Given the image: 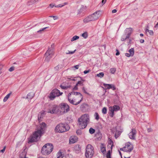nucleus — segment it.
Listing matches in <instances>:
<instances>
[{
  "label": "nucleus",
  "instance_id": "f257e3e1",
  "mask_svg": "<svg viewBox=\"0 0 158 158\" xmlns=\"http://www.w3.org/2000/svg\"><path fill=\"white\" fill-rule=\"evenodd\" d=\"M102 13V12L101 10L97 11L85 18L83 20V22L84 23H87L91 21H96L101 16Z\"/></svg>",
  "mask_w": 158,
  "mask_h": 158
},
{
  "label": "nucleus",
  "instance_id": "f03ea898",
  "mask_svg": "<svg viewBox=\"0 0 158 158\" xmlns=\"http://www.w3.org/2000/svg\"><path fill=\"white\" fill-rule=\"evenodd\" d=\"M78 124L79 127L82 129L85 128L86 127L88 123L89 122V115L88 114H85L81 116L78 119Z\"/></svg>",
  "mask_w": 158,
  "mask_h": 158
},
{
  "label": "nucleus",
  "instance_id": "7ed1b4c3",
  "mask_svg": "<svg viewBox=\"0 0 158 158\" xmlns=\"http://www.w3.org/2000/svg\"><path fill=\"white\" fill-rule=\"evenodd\" d=\"M53 148V146L52 144L47 143L43 147L41 153L44 155H48L52 152Z\"/></svg>",
  "mask_w": 158,
  "mask_h": 158
},
{
  "label": "nucleus",
  "instance_id": "20e7f679",
  "mask_svg": "<svg viewBox=\"0 0 158 158\" xmlns=\"http://www.w3.org/2000/svg\"><path fill=\"white\" fill-rule=\"evenodd\" d=\"M69 129V127L67 124L60 123L56 127L55 131L57 133H63L68 131Z\"/></svg>",
  "mask_w": 158,
  "mask_h": 158
},
{
  "label": "nucleus",
  "instance_id": "39448f33",
  "mask_svg": "<svg viewBox=\"0 0 158 158\" xmlns=\"http://www.w3.org/2000/svg\"><path fill=\"white\" fill-rule=\"evenodd\" d=\"M43 134L42 131L37 129L33 134V135L31 137L29 140V142L31 143L37 141Z\"/></svg>",
  "mask_w": 158,
  "mask_h": 158
},
{
  "label": "nucleus",
  "instance_id": "423d86ee",
  "mask_svg": "<svg viewBox=\"0 0 158 158\" xmlns=\"http://www.w3.org/2000/svg\"><path fill=\"white\" fill-rule=\"evenodd\" d=\"M94 154V148L92 146L88 144L86 148L85 156L86 158H91Z\"/></svg>",
  "mask_w": 158,
  "mask_h": 158
},
{
  "label": "nucleus",
  "instance_id": "0eeeda50",
  "mask_svg": "<svg viewBox=\"0 0 158 158\" xmlns=\"http://www.w3.org/2000/svg\"><path fill=\"white\" fill-rule=\"evenodd\" d=\"M60 113L58 114H63L66 113L70 110L69 106L66 103H62L59 105Z\"/></svg>",
  "mask_w": 158,
  "mask_h": 158
},
{
  "label": "nucleus",
  "instance_id": "6e6552de",
  "mask_svg": "<svg viewBox=\"0 0 158 158\" xmlns=\"http://www.w3.org/2000/svg\"><path fill=\"white\" fill-rule=\"evenodd\" d=\"M62 93L60 92V91L56 89H54L51 92L49 96V98L51 100H53L56 97L59 96L62 94Z\"/></svg>",
  "mask_w": 158,
  "mask_h": 158
},
{
  "label": "nucleus",
  "instance_id": "1a4fd4ad",
  "mask_svg": "<svg viewBox=\"0 0 158 158\" xmlns=\"http://www.w3.org/2000/svg\"><path fill=\"white\" fill-rule=\"evenodd\" d=\"M133 149V146L130 142H127L125 144V147L121 148L120 150L125 152H130Z\"/></svg>",
  "mask_w": 158,
  "mask_h": 158
},
{
  "label": "nucleus",
  "instance_id": "9d476101",
  "mask_svg": "<svg viewBox=\"0 0 158 158\" xmlns=\"http://www.w3.org/2000/svg\"><path fill=\"white\" fill-rule=\"evenodd\" d=\"M120 108L118 106L114 105L113 106L109 107V110L110 111V115L111 117H113L114 115V111H117L119 110Z\"/></svg>",
  "mask_w": 158,
  "mask_h": 158
},
{
  "label": "nucleus",
  "instance_id": "9b49d317",
  "mask_svg": "<svg viewBox=\"0 0 158 158\" xmlns=\"http://www.w3.org/2000/svg\"><path fill=\"white\" fill-rule=\"evenodd\" d=\"M71 97V94H69L68 95V100L71 104L75 105V104L79 100V96H75L72 99Z\"/></svg>",
  "mask_w": 158,
  "mask_h": 158
},
{
  "label": "nucleus",
  "instance_id": "f8f14e48",
  "mask_svg": "<svg viewBox=\"0 0 158 158\" xmlns=\"http://www.w3.org/2000/svg\"><path fill=\"white\" fill-rule=\"evenodd\" d=\"M53 54V50L50 48H48L45 54V56L46 57L45 60L48 61L52 57Z\"/></svg>",
  "mask_w": 158,
  "mask_h": 158
},
{
  "label": "nucleus",
  "instance_id": "ddd939ff",
  "mask_svg": "<svg viewBox=\"0 0 158 158\" xmlns=\"http://www.w3.org/2000/svg\"><path fill=\"white\" fill-rule=\"evenodd\" d=\"M69 94H71V97L72 95H75V96H79V100L78 102L76 103L75 105H77L79 104L82 101L83 98V97L82 94L79 92H72L71 93Z\"/></svg>",
  "mask_w": 158,
  "mask_h": 158
},
{
  "label": "nucleus",
  "instance_id": "4468645a",
  "mask_svg": "<svg viewBox=\"0 0 158 158\" xmlns=\"http://www.w3.org/2000/svg\"><path fill=\"white\" fill-rule=\"evenodd\" d=\"M60 112V109L59 106L56 105L53 106L52 110H49L48 112V113L51 114H58Z\"/></svg>",
  "mask_w": 158,
  "mask_h": 158
},
{
  "label": "nucleus",
  "instance_id": "2eb2a0df",
  "mask_svg": "<svg viewBox=\"0 0 158 158\" xmlns=\"http://www.w3.org/2000/svg\"><path fill=\"white\" fill-rule=\"evenodd\" d=\"M136 134V131L135 129H133L128 134L129 138L132 139H135V137Z\"/></svg>",
  "mask_w": 158,
  "mask_h": 158
},
{
  "label": "nucleus",
  "instance_id": "dca6fc26",
  "mask_svg": "<svg viewBox=\"0 0 158 158\" xmlns=\"http://www.w3.org/2000/svg\"><path fill=\"white\" fill-rule=\"evenodd\" d=\"M46 125L44 123H42L40 124L39 127L37 129L42 131L44 133V129L46 127Z\"/></svg>",
  "mask_w": 158,
  "mask_h": 158
},
{
  "label": "nucleus",
  "instance_id": "f3484780",
  "mask_svg": "<svg viewBox=\"0 0 158 158\" xmlns=\"http://www.w3.org/2000/svg\"><path fill=\"white\" fill-rule=\"evenodd\" d=\"M133 31V29L132 28H127L125 30L126 33L127 34V35L126 37V39L129 38L130 35L131 34Z\"/></svg>",
  "mask_w": 158,
  "mask_h": 158
},
{
  "label": "nucleus",
  "instance_id": "a211bd4d",
  "mask_svg": "<svg viewBox=\"0 0 158 158\" xmlns=\"http://www.w3.org/2000/svg\"><path fill=\"white\" fill-rule=\"evenodd\" d=\"M103 85L105 87H106L108 89H111L113 90H114L116 89V88L114 85L104 83Z\"/></svg>",
  "mask_w": 158,
  "mask_h": 158
},
{
  "label": "nucleus",
  "instance_id": "6ab92c4d",
  "mask_svg": "<svg viewBox=\"0 0 158 158\" xmlns=\"http://www.w3.org/2000/svg\"><path fill=\"white\" fill-rule=\"evenodd\" d=\"M74 151L77 154L81 152V148L79 145H76L74 147Z\"/></svg>",
  "mask_w": 158,
  "mask_h": 158
},
{
  "label": "nucleus",
  "instance_id": "aec40b11",
  "mask_svg": "<svg viewBox=\"0 0 158 158\" xmlns=\"http://www.w3.org/2000/svg\"><path fill=\"white\" fill-rule=\"evenodd\" d=\"M100 149L102 152L103 154H105L106 152V146L103 143H101L100 145Z\"/></svg>",
  "mask_w": 158,
  "mask_h": 158
},
{
  "label": "nucleus",
  "instance_id": "412c9836",
  "mask_svg": "<svg viewBox=\"0 0 158 158\" xmlns=\"http://www.w3.org/2000/svg\"><path fill=\"white\" fill-rule=\"evenodd\" d=\"M77 141V138L76 137H71L69 139V143H76Z\"/></svg>",
  "mask_w": 158,
  "mask_h": 158
},
{
  "label": "nucleus",
  "instance_id": "4be33fe9",
  "mask_svg": "<svg viewBox=\"0 0 158 158\" xmlns=\"http://www.w3.org/2000/svg\"><path fill=\"white\" fill-rule=\"evenodd\" d=\"M45 111H41L38 115V119L39 122L40 121V119L43 117V115L45 114Z\"/></svg>",
  "mask_w": 158,
  "mask_h": 158
},
{
  "label": "nucleus",
  "instance_id": "5701e85b",
  "mask_svg": "<svg viewBox=\"0 0 158 158\" xmlns=\"http://www.w3.org/2000/svg\"><path fill=\"white\" fill-rule=\"evenodd\" d=\"M148 27H147V28H145V31L146 34H147L148 32L149 34V35H153V31L152 30H149L148 29Z\"/></svg>",
  "mask_w": 158,
  "mask_h": 158
},
{
  "label": "nucleus",
  "instance_id": "b1692460",
  "mask_svg": "<svg viewBox=\"0 0 158 158\" xmlns=\"http://www.w3.org/2000/svg\"><path fill=\"white\" fill-rule=\"evenodd\" d=\"M57 158H63V155L61 150H60L56 155Z\"/></svg>",
  "mask_w": 158,
  "mask_h": 158
},
{
  "label": "nucleus",
  "instance_id": "393cba45",
  "mask_svg": "<svg viewBox=\"0 0 158 158\" xmlns=\"http://www.w3.org/2000/svg\"><path fill=\"white\" fill-rule=\"evenodd\" d=\"M35 94L33 92H31L29 93L27 95V98L31 99H32L34 96Z\"/></svg>",
  "mask_w": 158,
  "mask_h": 158
},
{
  "label": "nucleus",
  "instance_id": "a878e982",
  "mask_svg": "<svg viewBox=\"0 0 158 158\" xmlns=\"http://www.w3.org/2000/svg\"><path fill=\"white\" fill-rule=\"evenodd\" d=\"M39 0H31L28 2L29 5H31L37 2Z\"/></svg>",
  "mask_w": 158,
  "mask_h": 158
},
{
  "label": "nucleus",
  "instance_id": "bb28decb",
  "mask_svg": "<svg viewBox=\"0 0 158 158\" xmlns=\"http://www.w3.org/2000/svg\"><path fill=\"white\" fill-rule=\"evenodd\" d=\"M128 52H129V54H130L131 56H133L134 54V49L133 48H132L129 49L128 51Z\"/></svg>",
  "mask_w": 158,
  "mask_h": 158
},
{
  "label": "nucleus",
  "instance_id": "cd10ccee",
  "mask_svg": "<svg viewBox=\"0 0 158 158\" xmlns=\"http://www.w3.org/2000/svg\"><path fill=\"white\" fill-rule=\"evenodd\" d=\"M26 152L24 151L20 155V158H27L26 157Z\"/></svg>",
  "mask_w": 158,
  "mask_h": 158
},
{
  "label": "nucleus",
  "instance_id": "c85d7f7f",
  "mask_svg": "<svg viewBox=\"0 0 158 158\" xmlns=\"http://www.w3.org/2000/svg\"><path fill=\"white\" fill-rule=\"evenodd\" d=\"M116 68H110V73L112 74H114L116 71Z\"/></svg>",
  "mask_w": 158,
  "mask_h": 158
},
{
  "label": "nucleus",
  "instance_id": "c756f323",
  "mask_svg": "<svg viewBox=\"0 0 158 158\" xmlns=\"http://www.w3.org/2000/svg\"><path fill=\"white\" fill-rule=\"evenodd\" d=\"M121 132L119 131L116 130V132L115 134V138L117 139V138H118L119 136L121 134Z\"/></svg>",
  "mask_w": 158,
  "mask_h": 158
},
{
  "label": "nucleus",
  "instance_id": "7c9ffc66",
  "mask_svg": "<svg viewBox=\"0 0 158 158\" xmlns=\"http://www.w3.org/2000/svg\"><path fill=\"white\" fill-rule=\"evenodd\" d=\"M79 36L77 35H75L71 39V41L72 42L76 40L79 39Z\"/></svg>",
  "mask_w": 158,
  "mask_h": 158
},
{
  "label": "nucleus",
  "instance_id": "2f4dec72",
  "mask_svg": "<svg viewBox=\"0 0 158 158\" xmlns=\"http://www.w3.org/2000/svg\"><path fill=\"white\" fill-rule=\"evenodd\" d=\"M104 76V73L103 72H101L98 74H97L96 76L98 77L102 78Z\"/></svg>",
  "mask_w": 158,
  "mask_h": 158
},
{
  "label": "nucleus",
  "instance_id": "473e14b6",
  "mask_svg": "<svg viewBox=\"0 0 158 158\" xmlns=\"http://www.w3.org/2000/svg\"><path fill=\"white\" fill-rule=\"evenodd\" d=\"M89 131L90 134H93L95 132V130L92 127H90L89 129Z\"/></svg>",
  "mask_w": 158,
  "mask_h": 158
},
{
  "label": "nucleus",
  "instance_id": "72a5a7b5",
  "mask_svg": "<svg viewBox=\"0 0 158 158\" xmlns=\"http://www.w3.org/2000/svg\"><path fill=\"white\" fill-rule=\"evenodd\" d=\"M94 116L95 118V119L97 120H98L99 119V116L98 113L95 112V113L94 114Z\"/></svg>",
  "mask_w": 158,
  "mask_h": 158
},
{
  "label": "nucleus",
  "instance_id": "f704fd0d",
  "mask_svg": "<svg viewBox=\"0 0 158 158\" xmlns=\"http://www.w3.org/2000/svg\"><path fill=\"white\" fill-rule=\"evenodd\" d=\"M82 36L85 39H86L88 37V34L86 32H84L82 34Z\"/></svg>",
  "mask_w": 158,
  "mask_h": 158
},
{
  "label": "nucleus",
  "instance_id": "c9c22d12",
  "mask_svg": "<svg viewBox=\"0 0 158 158\" xmlns=\"http://www.w3.org/2000/svg\"><path fill=\"white\" fill-rule=\"evenodd\" d=\"M102 112L104 114H106L107 113V109L106 107H103L102 110Z\"/></svg>",
  "mask_w": 158,
  "mask_h": 158
},
{
  "label": "nucleus",
  "instance_id": "e433bc0d",
  "mask_svg": "<svg viewBox=\"0 0 158 158\" xmlns=\"http://www.w3.org/2000/svg\"><path fill=\"white\" fill-rule=\"evenodd\" d=\"M87 106V104L85 103L82 104L81 106V109L82 110H83Z\"/></svg>",
  "mask_w": 158,
  "mask_h": 158
},
{
  "label": "nucleus",
  "instance_id": "4c0bfd02",
  "mask_svg": "<svg viewBox=\"0 0 158 158\" xmlns=\"http://www.w3.org/2000/svg\"><path fill=\"white\" fill-rule=\"evenodd\" d=\"M106 158H111V154L110 153V150L108 151L107 153L106 154Z\"/></svg>",
  "mask_w": 158,
  "mask_h": 158
},
{
  "label": "nucleus",
  "instance_id": "58836bf2",
  "mask_svg": "<svg viewBox=\"0 0 158 158\" xmlns=\"http://www.w3.org/2000/svg\"><path fill=\"white\" fill-rule=\"evenodd\" d=\"M48 28V27H45L44 28H42L40 30L37 31V32L39 33H41L42 31H44L45 29H46L47 28Z\"/></svg>",
  "mask_w": 158,
  "mask_h": 158
},
{
  "label": "nucleus",
  "instance_id": "ea45409f",
  "mask_svg": "<svg viewBox=\"0 0 158 158\" xmlns=\"http://www.w3.org/2000/svg\"><path fill=\"white\" fill-rule=\"evenodd\" d=\"M76 51V50H75L74 51H68V52H66V54H73Z\"/></svg>",
  "mask_w": 158,
  "mask_h": 158
},
{
  "label": "nucleus",
  "instance_id": "a19ab883",
  "mask_svg": "<svg viewBox=\"0 0 158 158\" xmlns=\"http://www.w3.org/2000/svg\"><path fill=\"white\" fill-rule=\"evenodd\" d=\"M76 133L78 135H81L82 134V131L80 130H78L76 131Z\"/></svg>",
  "mask_w": 158,
  "mask_h": 158
},
{
  "label": "nucleus",
  "instance_id": "79ce46f5",
  "mask_svg": "<svg viewBox=\"0 0 158 158\" xmlns=\"http://www.w3.org/2000/svg\"><path fill=\"white\" fill-rule=\"evenodd\" d=\"M83 81H79L77 83V85H83Z\"/></svg>",
  "mask_w": 158,
  "mask_h": 158
},
{
  "label": "nucleus",
  "instance_id": "37998d69",
  "mask_svg": "<svg viewBox=\"0 0 158 158\" xmlns=\"http://www.w3.org/2000/svg\"><path fill=\"white\" fill-rule=\"evenodd\" d=\"M82 90L84 92V93H85V94H89V93H88L86 91V89H85V87H82Z\"/></svg>",
  "mask_w": 158,
  "mask_h": 158
},
{
  "label": "nucleus",
  "instance_id": "c03bdc74",
  "mask_svg": "<svg viewBox=\"0 0 158 158\" xmlns=\"http://www.w3.org/2000/svg\"><path fill=\"white\" fill-rule=\"evenodd\" d=\"M77 85L76 84L73 89V90H78Z\"/></svg>",
  "mask_w": 158,
  "mask_h": 158
},
{
  "label": "nucleus",
  "instance_id": "a18cd8bd",
  "mask_svg": "<svg viewBox=\"0 0 158 158\" xmlns=\"http://www.w3.org/2000/svg\"><path fill=\"white\" fill-rule=\"evenodd\" d=\"M50 17H52L53 18L54 20H56L58 19V17L56 16H50Z\"/></svg>",
  "mask_w": 158,
  "mask_h": 158
},
{
  "label": "nucleus",
  "instance_id": "49530a36",
  "mask_svg": "<svg viewBox=\"0 0 158 158\" xmlns=\"http://www.w3.org/2000/svg\"><path fill=\"white\" fill-rule=\"evenodd\" d=\"M82 8H83V6H81L80 7V10H79L78 11V14H80L81 13V12L82 11Z\"/></svg>",
  "mask_w": 158,
  "mask_h": 158
},
{
  "label": "nucleus",
  "instance_id": "de8ad7c7",
  "mask_svg": "<svg viewBox=\"0 0 158 158\" xmlns=\"http://www.w3.org/2000/svg\"><path fill=\"white\" fill-rule=\"evenodd\" d=\"M6 148V147L4 146V147L3 149L0 151V152H2V153H3L5 152Z\"/></svg>",
  "mask_w": 158,
  "mask_h": 158
},
{
  "label": "nucleus",
  "instance_id": "09e8293b",
  "mask_svg": "<svg viewBox=\"0 0 158 158\" xmlns=\"http://www.w3.org/2000/svg\"><path fill=\"white\" fill-rule=\"evenodd\" d=\"M90 71V70H85L84 71V73L85 74H86Z\"/></svg>",
  "mask_w": 158,
  "mask_h": 158
},
{
  "label": "nucleus",
  "instance_id": "8fccbe9b",
  "mask_svg": "<svg viewBox=\"0 0 158 158\" xmlns=\"http://www.w3.org/2000/svg\"><path fill=\"white\" fill-rule=\"evenodd\" d=\"M14 69V68L13 67H12L9 69V71L10 72H11L13 71Z\"/></svg>",
  "mask_w": 158,
  "mask_h": 158
},
{
  "label": "nucleus",
  "instance_id": "3c124183",
  "mask_svg": "<svg viewBox=\"0 0 158 158\" xmlns=\"http://www.w3.org/2000/svg\"><path fill=\"white\" fill-rule=\"evenodd\" d=\"M63 6H62V4H61L58 5L57 6H55L56 7H61Z\"/></svg>",
  "mask_w": 158,
  "mask_h": 158
},
{
  "label": "nucleus",
  "instance_id": "603ef678",
  "mask_svg": "<svg viewBox=\"0 0 158 158\" xmlns=\"http://www.w3.org/2000/svg\"><path fill=\"white\" fill-rule=\"evenodd\" d=\"M8 99V98H7V97H6V96H5L3 99V102H6L7 100Z\"/></svg>",
  "mask_w": 158,
  "mask_h": 158
},
{
  "label": "nucleus",
  "instance_id": "864d4df0",
  "mask_svg": "<svg viewBox=\"0 0 158 158\" xmlns=\"http://www.w3.org/2000/svg\"><path fill=\"white\" fill-rule=\"evenodd\" d=\"M125 55L127 57H130L131 56L130 54L129 53H125Z\"/></svg>",
  "mask_w": 158,
  "mask_h": 158
},
{
  "label": "nucleus",
  "instance_id": "5fc2aeb1",
  "mask_svg": "<svg viewBox=\"0 0 158 158\" xmlns=\"http://www.w3.org/2000/svg\"><path fill=\"white\" fill-rule=\"evenodd\" d=\"M69 80H71V81H75V78L73 77H71L70 78H68Z\"/></svg>",
  "mask_w": 158,
  "mask_h": 158
},
{
  "label": "nucleus",
  "instance_id": "6e6d98bb",
  "mask_svg": "<svg viewBox=\"0 0 158 158\" xmlns=\"http://www.w3.org/2000/svg\"><path fill=\"white\" fill-rule=\"evenodd\" d=\"M11 94V93H9V94H7L6 96V97H7V98L8 99L9 98L10 95Z\"/></svg>",
  "mask_w": 158,
  "mask_h": 158
},
{
  "label": "nucleus",
  "instance_id": "4d7b16f0",
  "mask_svg": "<svg viewBox=\"0 0 158 158\" xmlns=\"http://www.w3.org/2000/svg\"><path fill=\"white\" fill-rule=\"evenodd\" d=\"M117 10H116L114 9L112 10V12L113 13H116L117 12Z\"/></svg>",
  "mask_w": 158,
  "mask_h": 158
},
{
  "label": "nucleus",
  "instance_id": "13d9d810",
  "mask_svg": "<svg viewBox=\"0 0 158 158\" xmlns=\"http://www.w3.org/2000/svg\"><path fill=\"white\" fill-rule=\"evenodd\" d=\"M74 67L76 69H78L79 68V65H77L74 66Z\"/></svg>",
  "mask_w": 158,
  "mask_h": 158
},
{
  "label": "nucleus",
  "instance_id": "bf43d9fd",
  "mask_svg": "<svg viewBox=\"0 0 158 158\" xmlns=\"http://www.w3.org/2000/svg\"><path fill=\"white\" fill-rule=\"evenodd\" d=\"M113 142L112 140H110V145H111V148H112V146L113 145Z\"/></svg>",
  "mask_w": 158,
  "mask_h": 158
},
{
  "label": "nucleus",
  "instance_id": "052dcab7",
  "mask_svg": "<svg viewBox=\"0 0 158 158\" xmlns=\"http://www.w3.org/2000/svg\"><path fill=\"white\" fill-rule=\"evenodd\" d=\"M50 6L51 8H52L54 6V5L53 4H50Z\"/></svg>",
  "mask_w": 158,
  "mask_h": 158
},
{
  "label": "nucleus",
  "instance_id": "680f3d73",
  "mask_svg": "<svg viewBox=\"0 0 158 158\" xmlns=\"http://www.w3.org/2000/svg\"><path fill=\"white\" fill-rule=\"evenodd\" d=\"M61 88L62 89H65L66 88V86H63L61 85L60 86Z\"/></svg>",
  "mask_w": 158,
  "mask_h": 158
},
{
  "label": "nucleus",
  "instance_id": "e2e57ef3",
  "mask_svg": "<svg viewBox=\"0 0 158 158\" xmlns=\"http://www.w3.org/2000/svg\"><path fill=\"white\" fill-rule=\"evenodd\" d=\"M3 66L2 64L0 65V71H2V70L3 68Z\"/></svg>",
  "mask_w": 158,
  "mask_h": 158
},
{
  "label": "nucleus",
  "instance_id": "0e129e2a",
  "mask_svg": "<svg viewBox=\"0 0 158 158\" xmlns=\"http://www.w3.org/2000/svg\"><path fill=\"white\" fill-rule=\"evenodd\" d=\"M68 4V3L67 2H65L64 3H63L62 4V6H63L65 5H67Z\"/></svg>",
  "mask_w": 158,
  "mask_h": 158
},
{
  "label": "nucleus",
  "instance_id": "69168bd1",
  "mask_svg": "<svg viewBox=\"0 0 158 158\" xmlns=\"http://www.w3.org/2000/svg\"><path fill=\"white\" fill-rule=\"evenodd\" d=\"M144 40H143V39H141L140 40V42L141 43H144Z\"/></svg>",
  "mask_w": 158,
  "mask_h": 158
},
{
  "label": "nucleus",
  "instance_id": "338daca9",
  "mask_svg": "<svg viewBox=\"0 0 158 158\" xmlns=\"http://www.w3.org/2000/svg\"><path fill=\"white\" fill-rule=\"evenodd\" d=\"M102 46L104 48V50H105L106 48V45L104 44Z\"/></svg>",
  "mask_w": 158,
  "mask_h": 158
},
{
  "label": "nucleus",
  "instance_id": "774afa93",
  "mask_svg": "<svg viewBox=\"0 0 158 158\" xmlns=\"http://www.w3.org/2000/svg\"><path fill=\"white\" fill-rule=\"evenodd\" d=\"M117 52L116 53V56H118L119 54V52L117 50Z\"/></svg>",
  "mask_w": 158,
  "mask_h": 158
}]
</instances>
